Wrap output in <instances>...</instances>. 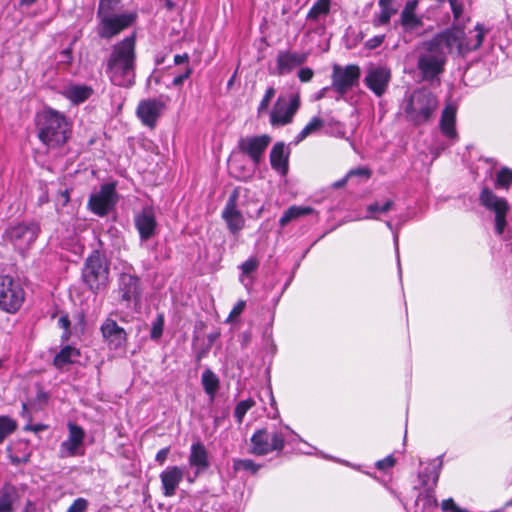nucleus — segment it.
<instances>
[{
    "mask_svg": "<svg viewBox=\"0 0 512 512\" xmlns=\"http://www.w3.org/2000/svg\"><path fill=\"white\" fill-rule=\"evenodd\" d=\"M136 37H125L112 46L106 61V74L112 84L119 87H131L135 83Z\"/></svg>",
    "mask_w": 512,
    "mask_h": 512,
    "instance_id": "nucleus-1",
    "label": "nucleus"
},
{
    "mask_svg": "<svg viewBox=\"0 0 512 512\" xmlns=\"http://www.w3.org/2000/svg\"><path fill=\"white\" fill-rule=\"evenodd\" d=\"M474 31L476 34L472 38L467 37L462 28H448L434 35L428 42L432 48L442 52L446 58L448 54L454 51L458 55H465L479 49L488 33V29L480 23L476 24Z\"/></svg>",
    "mask_w": 512,
    "mask_h": 512,
    "instance_id": "nucleus-2",
    "label": "nucleus"
},
{
    "mask_svg": "<svg viewBox=\"0 0 512 512\" xmlns=\"http://www.w3.org/2000/svg\"><path fill=\"white\" fill-rule=\"evenodd\" d=\"M438 106L435 94L426 88H419L411 93L404 106L405 117L414 125H423L432 119Z\"/></svg>",
    "mask_w": 512,
    "mask_h": 512,
    "instance_id": "nucleus-3",
    "label": "nucleus"
},
{
    "mask_svg": "<svg viewBox=\"0 0 512 512\" xmlns=\"http://www.w3.org/2000/svg\"><path fill=\"white\" fill-rule=\"evenodd\" d=\"M63 119L52 109H46L36 115L38 138L48 147H58L64 143V130L61 129Z\"/></svg>",
    "mask_w": 512,
    "mask_h": 512,
    "instance_id": "nucleus-4",
    "label": "nucleus"
},
{
    "mask_svg": "<svg viewBox=\"0 0 512 512\" xmlns=\"http://www.w3.org/2000/svg\"><path fill=\"white\" fill-rule=\"evenodd\" d=\"M109 262L100 250H94L86 259L82 278L83 281L94 291L104 289L109 283Z\"/></svg>",
    "mask_w": 512,
    "mask_h": 512,
    "instance_id": "nucleus-5",
    "label": "nucleus"
},
{
    "mask_svg": "<svg viewBox=\"0 0 512 512\" xmlns=\"http://www.w3.org/2000/svg\"><path fill=\"white\" fill-rule=\"evenodd\" d=\"M25 300V291L21 284L10 275L0 276V309L14 314Z\"/></svg>",
    "mask_w": 512,
    "mask_h": 512,
    "instance_id": "nucleus-6",
    "label": "nucleus"
},
{
    "mask_svg": "<svg viewBox=\"0 0 512 512\" xmlns=\"http://www.w3.org/2000/svg\"><path fill=\"white\" fill-rule=\"evenodd\" d=\"M423 51L417 61V67L426 80H432L444 71L446 57L442 52L432 48L428 41L422 43Z\"/></svg>",
    "mask_w": 512,
    "mask_h": 512,
    "instance_id": "nucleus-7",
    "label": "nucleus"
},
{
    "mask_svg": "<svg viewBox=\"0 0 512 512\" xmlns=\"http://www.w3.org/2000/svg\"><path fill=\"white\" fill-rule=\"evenodd\" d=\"M479 201L483 207L495 214V230L498 235H502L507 225L506 216L510 210L507 200L485 187L480 192Z\"/></svg>",
    "mask_w": 512,
    "mask_h": 512,
    "instance_id": "nucleus-8",
    "label": "nucleus"
},
{
    "mask_svg": "<svg viewBox=\"0 0 512 512\" xmlns=\"http://www.w3.org/2000/svg\"><path fill=\"white\" fill-rule=\"evenodd\" d=\"M299 107V93L290 94L289 97L279 96L270 112V124L272 126L290 124Z\"/></svg>",
    "mask_w": 512,
    "mask_h": 512,
    "instance_id": "nucleus-9",
    "label": "nucleus"
},
{
    "mask_svg": "<svg viewBox=\"0 0 512 512\" xmlns=\"http://www.w3.org/2000/svg\"><path fill=\"white\" fill-rule=\"evenodd\" d=\"M285 445V438L281 432H269L259 429L251 437V453L263 456L273 451H281Z\"/></svg>",
    "mask_w": 512,
    "mask_h": 512,
    "instance_id": "nucleus-10",
    "label": "nucleus"
},
{
    "mask_svg": "<svg viewBox=\"0 0 512 512\" xmlns=\"http://www.w3.org/2000/svg\"><path fill=\"white\" fill-rule=\"evenodd\" d=\"M49 398L50 395L40 382L28 384L25 388V400L22 402L21 417L30 422L32 413L43 410L47 406Z\"/></svg>",
    "mask_w": 512,
    "mask_h": 512,
    "instance_id": "nucleus-11",
    "label": "nucleus"
},
{
    "mask_svg": "<svg viewBox=\"0 0 512 512\" xmlns=\"http://www.w3.org/2000/svg\"><path fill=\"white\" fill-rule=\"evenodd\" d=\"M170 101L169 96L141 100L136 109V115L143 125L154 128Z\"/></svg>",
    "mask_w": 512,
    "mask_h": 512,
    "instance_id": "nucleus-12",
    "label": "nucleus"
},
{
    "mask_svg": "<svg viewBox=\"0 0 512 512\" xmlns=\"http://www.w3.org/2000/svg\"><path fill=\"white\" fill-rule=\"evenodd\" d=\"M117 295L128 308L132 303L138 304L141 300L142 287L140 278L128 272L120 273L117 280Z\"/></svg>",
    "mask_w": 512,
    "mask_h": 512,
    "instance_id": "nucleus-13",
    "label": "nucleus"
},
{
    "mask_svg": "<svg viewBox=\"0 0 512 512\" xmlns=\"http://www.w3.org/2000/svg\"><path fill=\"white\" fill-rule=\"evenodd\" d=\"M40 232V227L35 222H22L10 226L5 230L4 238L15 247L24 249L35 242Z\"/></svg>",
    "mask_w": 512,
    "mask_h": 512,
    "instance_id": "nucleus-14",
    "label": "nucleus"
},
{
    "mask_svg": "<svg viewBox=\"0 0 512 512\" xmlns=\"http://www.w3.org/2000/svg\"><path fill=\"white\" fill-rule=\"evenodd\" d=\"M240 187H235L230 193L227 202L221 212V217L226 223L228 230L237 235L245 227V218L238 208L240 198Z\"/></svg>",
    "mask_w": 512,
    "mask_h": 512,
    "instance_id": "nucleus-15",
    "label": "nucleus"
},
{
    "mask_svg": "<svg viewBox=\"0 0 512 512\" xmlns=\"http://www.w3.org/2000/svg\"><path fill=\"white\" fill-rule=\"evenodd\" d=\"M361 71L358 65L345 67L335 65L332 72V88L340 95H345L359 82Z\"/></svg>",
    "mask_w": 512,
    "mask_h": 512,
    "instance_id": "nucleus-16",
    "label": "nucleus"
},
{
    "mask_svg": "<svg viewBox=\"0 0 512 512\" xmlns=\"http://www.w3.org/2000/svg\"><path fill=\"white\" fill-rule=\"evenodd\" d=\"M117 202L115 186L104 184L100 190L90 196L88 206L98 216H105Z\"/></svg>",
    "mask_w": 512,
    "mask_h": 512,
    "instance_id": "nucleus-17",
    "label": "nucleus"
},
{
    "mask_svg": "<svg viewBox=\"0 0 512 512\" xmlns=\"http://www.w3.org/2000/svg\"><path fill=\"white\" fill-rule=\"evenodd\" d=\"M132 13L113 14L100 19L98 34L101 38L111 39L133 24Z\"/></svg>",
    "mask_w": 512,
    "mask_h": 512,
    "instance_id": "nucleus-18",
    "label": "nucleus"
},
{
    "mask_svg": "<svg viewBox=\"0 0 512 512\" xmlns=\"http://www.w3.org/2000/svg\"><path fill=\"white\" fill-rule=\"evenodd\" d=\"M100 331L104 342L110 350H125L127 345V333L111 318H107L101 324Z\"/></svg>",
    "mask_w": 512,
    "mask_h": 512,
    "instance_id": "nucleus-19",
    "label": "nucleus"
},
{
    "mask_svg": "<svg viewBox=\"0 0 512 512\" xmlns=\"http://www.w3.org/2000/svg\"><path fill=\"white\" fill-rule=\"evenodd\" d=\"M391 80V71L386 66H371L364 78L365 85L378 97L387 90Z\"/></svg>",
    "mask_w": 512,
    "mask_h": 512,
    "instance_id": "nucleus-20",
    "label": "nucleus"
},
{
    "mask_svg": "<svg viewBox=\"0 0 512 512\" xmlns=\"http://www.w3.org/2000/svg\"><path fill=\"white\" fill-rule=\"evenodd\" d=\"M270 142L271 138L268 135L245 137L239 140L238 148L241 152L247 154L257 166Z\"/></svg>",
    "mask_w": 512,
    "mask_h": 512,
    "instance_id": "nucleus-21",
    "label": "nucleus"
},
{
    "mask_svg": "<svg viewBox=\"0 0 512 512\" xmlns=\"http://www.w3.org/2000/svg\"><path fill=\"white\" fill-rule=\"evenodd\" d=\"M184 471L179 466H168L160 473L162 492L165 497H172L183 480Z\"/></svg>",
    "mask_w": 512,
    "mask_h": 512,
    "instance_id": "nucleus-22",
    "label": "nucleus"
},
{
    "mask_svg": "<svg viewBox=\"0 0 512 512\" xmlns=\"http://www.w3.org/2000/svg\"><path fill=\"white\" fill-rule=\"evenodd\" d=\"M307 60V55L300 52L289 50L280 51L276 57V73L284 75L290 73L297 66L302 65Z\"/></svg>",
    "mask_w": 512,
    "mask_h": 512,
    "instance_id": "nucleus-23",
    "label": "nucleus"
},
{
    "mask_svg": "<svg viewBox=\"0 0 512 512\" xmlns=\"http://www.w3.org/2000/svg\"><path fill=\"white\" fill-rule=\"evenodd\" d=\"M418 0H409L405 3L399 19V24L405 32H413L423 26L422 17L417 15Z\"/></svg>",
    "mask_w": 512,
    "mask_h": 512,
    "instance_id": "nucleus-24",
    "label": "nucleus"
},
{
    "mask_svg": "<svg viewBox=\"0 0 512 512\" xmlns=\"http://www.w3.org/2000/svg\"><path fill=\"white\" fill-rule=\"evenodd\" d=\"M188 463L191 468L195 469V477L210 467L208 451L202 442L197 441L191 445Z\"/></svg>",
    "mask_w": 512,
    "mask_h": 512,
    "instance_id": "nucleus-25",
    "label": "nucleus"
},
{
    "mask_svg": "<svg viewBox=\"0 0 512 512\" xmlns=\"http://www.w3.org/2000/svg\"><path fill=\"white\" fill-rule=\"evenodd\" d=\"M156 217L152 208H144L135 217V227L139 232L140 238L144 241L150 239L156 230Z\"/></svg>",
    "mask_w": 512,
    "mask_h": 512,
    "instance_id": "nucleus-26",
    "label": "nucleus"
},
{
    "mask_svg": "<svg viewBox=\"0 0 512 512\" xmlns=\"http://www.w3.org/2000/svg\"><path fill=\"white\" fill-rule=\"evenodd\" d=\"M69 439L66 441V456H82L85 453L83 440L85 436L84 430L75 425L69 424Z\"/></svg>",
    "mask_w": 512,
    "mask_h": 512,
    "instance_id": "nucleus-27",
    "label": "nucleus"
},
{
    "mask_svg": "<svg viewBox=\"0 0 512 512\" xmlns=\"http://www.w3.org/2000/svg\"><path fill=\"white\" fill-rule=\"evenodd\" d=\"M378 6L380 11L376 13L371 20L375 28L388 25L391 17L398 12L395 0H378Z\"/></svg>",
    "mask_w": 512,
    "mask_h": 512,
    "instance_id": "nucleus-28",
    "label": "nucleus"
},
{
    "mask_svg": "<svg viewBox=\"0 0 512 512\" xmlns=\"http://www.w3.org/2000/svg\"><path fill=\"white\" fill-rule=\"evenodd\" d=\"M271 167L281 175L288 172V154L285 152L283 143H276L270 152Z\"/></svg>",
    "mask_w": 512,
    "mask_h": 512,
    "instance_id": "nucleus-29",
    "label": "nucleus"
},
{
    "mask_svg": "<svg viewBox=\"0 0 512 512\" xmlns=\"http://www.w3.org/2000/svg\"><path fill=\"white\" fill-rule=\"evenodd\" d=\"M455 122H456V109L451 105H447L443 109L441 118H440V129H441L442 134L448 138L456 139L457 131L455 129Z\"/></svg>",
    "mask_w": 512,
    "mask_h": 512,
    "instance_id": "nucleus-30",
    "label": "nucleus"
},
{
    "mask_svg": "<svg viewBox=\"0 0 512 512\" xmlns=\"http://www.w3.org/2000/svg\"><path fill=\"white\" fill-rule=\"evenodd\" d=\"M93 88L88 85H70L66 90V97L75 105L85 102L93 94Z\"/></svg>",
    "mask_w": 512,
    "mask_h": 512,
    "instance_id": "nucleus-31",
    "label": "nucleus"
},
{
    "mask_svg": "<svg viewBox=\"0 0 512 512\" xmlns=\"http://www.w3.org/2000/svg\"><path fill=\"white\" fill-rule=\"evenodd\" d=\"M201 383L204 391L209 395L210 400L213 401L219 389V378L212 370L206 369L202 374Z\"/></svg>",
    "mask_w": 512,
    "mask_h": 512,
    "instance_id": "nucleus-32",
    "label": "nucleus"
},
{
    "mask_svg": "<svg viewBox=\"0 0 512 512\" xmlns=\"http://www.w3.org/2000/svg\"><path fill=\"white\" fill-rule=\"evenodd\" d=\"M331 0H317L307 13L306 21L316 22L330 12Z\"/></svg>",
    "mask_w": 512,
    "mask_h": 512,
    "instance_id": "nucleus-33",
    "label": "nucleus"
},
{
    "mask_svg": "<svg viewBox=\"0 0 512 512\" xmlns=\"http://www.w3.org/2000/svg\"><path fill=\"white\" fill-rule=\"evenodd\" d=\"M313 212L311 207L291 206L289 207L279 219V225L285 227L292 220L301 216L309 215Z\"/></svg>",
    "mask_w": 512,
    "mask_h": 512,
    "instance_id": "nucleus-34",
    "label": "nucleus"
},
{
    "mask_svg": "<svg viewBox=\"0 0 512 512\" xmlns=\"http://www.w3.org/2000/svg\"><path fill=\"white\" fill-rule=\"evenodd\" d=\"M323 126H325V122L321 118L313 117L309 123L300 131L296 137V142H301L309 135L320 130Z\"/></svg>",
    "mask_w": 512,
    "mask_h": 512,
    "instance_id": "nucleus-35",
    "label": "nucleus"
},
{
    "mask_svg": "<svg viewBox=\"0 0 512 512\" xmlns=\"http://www.w3.org/2000/svg\"><path fill=\"white\" fill-rule=\"evenodd\" d=\"M512 184V169L502 167L496 174L495 188L508 190Z\"/></svg>",
    "mask_w": 512,
    "mask_h": 512,
    "instance_id": "nucleus-36",
    "label": "nucleus"
},
{
    "mask_svg": "<svg viewBox=\"0 0 512 512\" xmlns=\"http://www.w3.org/2000/svg\"><path fill=\"white\" fill-rule=\"evenodd\" d=\"M17 429V423L8 416H0V444Z\"/></svg>",
    "mask_w": 512,
    "mask_h": 512,
    "instance_id": "nucleus-37",
    "label": "nucleus"
},
{
    "mask_svg": "<svg viewBox=\"0 0 512 512\" xmlns=\"http://www.w3.org/2000/svg\"><path fill=\"white\" fill-rule=\"evenodd\" d=\"M394 206V202L392 200H387L383 205H379L377 202L371 203L367 207L368 215L365 217L367 219H376L375 213H387Z\"/></svg>",
    "mask_w": 512,
    "mask_h": 512,
    "instance_id": "nucleus-38",
    "label": "nucleus"
},
{
    "mask_svg": "<svg viewBox=\"0 0 512 512\" xmlns=\"http://www.w3.org/2000/svg\"><path fill=\"white\" fill-rule=\"evenodd\" d=\"M14 492V488L12 486H6L3 489V493L0 497V512H11L13 498L12 494Z\"/></svg>",
    "mask_w": 512,
    "mask_h": 512,
    "instance_id": "nucleus-39",
    "label": "nucleus"
},
{
    "mask_svg": "<svg viewBox=\"0 0 512 512\" xmlns=\"http://www.w3.org/2000/svg\"><path fill=\"white\" fill-rule=\"evenodd\" d=\"M255 405V401L251 398L240 401L234 410V416L239 424L242 423L243 418L248 410H250Z\"/></svg>",
    "mask_w": 512,
    "mask_h": 512,
    "instance_id": "nucleus-40",
    "label": "nucleus"
},
{
    "mask_svg": "<svg viewBox=\"0 0 512 512\" xmlns=\"http://www.w3.org/2000/svg\"><path fill=\"white\" fill-rule=\"evenodd\" d=\"M119 0H100L97 15L99 19L113 15Z\"/></svg>",
    "mask_w": 512,
    "mask_h": 512,
    "instance_id": "nucleus-41",
    "label": "nucleus"
},
{
    "mask_svg": "<svg viewBox=\"0 0 512 512\" xmlns=\"http://www.w3.org/2000/svg\"><path fill=\"white\" fill-rule=\"evenodd\" d=\"M233 468L237 471L245 470L251 472L252 474H256L260 466L251 459H236L233 462Z\"/></svg>",
    "mask_w": 512,
    "mask_h": 512,
    "instance_id": "nucleus-42",
    "label": "nucleus"
},
{
    "mask_svg": "<svg viewBox=\"0 0 512 512\" xmlns=\"http://www.w3.org/2000/svg\"><path fill=\"white\" fill-rule=\"evenodd\" d=\"M259 267V261L256 257H250L240 265L241 276L240 281L243 282V277L256 271Z\"/></svg>",
    "mask_w": 512,
    "mask_h": 512,
    "instance_id": "nucleus-43",
    "label": "nucleus"
},
{
    "mask_svg": "<svg viewBox=\"0 0 512 512\" xmlns=\"http://www.w3.org/2000/svg\"><path fill=\"white\" fill-rule=\"evenodd\" d=\"M325 125L327 126V132L329 134L339 138L345 137L344 125L341 122L330 119Z\"/></svg>",
    "mask_w": 512,
    "mask_h": 512,
    "instance_id": "nucleus-44",
    "label": "nucleus"
},
{
    "mask_svg": "<svg viewBox=\"0 0 512 512\" xmlns=\"http://www.w3.org/2000/svg\"><path fill=\"white\" fill-rule=\"evenodd\" d=\"M164 327V316L162 314H158L156 319L152 323V328L150 331V337L153 340H157L162 336Z\"/></svg>",
    "mask_w": 512,
    "mask_h": 512,
    "instance_id": "nucleus-45",
    "label": "nucleus"
},
{
    "mask_svg": "<svg viewBox=\"0 0 512 512\" xmlns=\"http://www.w3.org/2000/svg\"><path fill=\"white\" fill-rule=\"evenodd\" d=\"M275 93H276V91H275V89L273 87H268L266 89L265 94H264L262 100L260 101L258 109H257V113H258L259 116L262 113L267 111L271 100L275 96Z\"/></svg>",
    "mask_w": 512,
    "mask_h": 512,
    "instance_id": "nucleus-46",
    "label": "nucleus"
},
{
    "mask_svg": "<svg viewBox=\"0 0 512 512\" xmlns=\"http://www.w3.org/2000/svg\"><path fill=\"white\" fill-rule=\"evenodd\" d=\"M66 245H69V250L77 256H81L84 252V243L78 236L71 238Z\"/></svg>",
    "mask_w": 512,
    "mask_h": 512,
    "instance_id": "nucleus-47",
    "label": "nucleus"
},
{
    "mask_svg": "<svg viewBox=\"0 0 512 512\" xmlns=\"http://www.w3.org/2000/svg\"><path fill=\"white\" fill-rule=\"evenodd\" d=\"M66 363H82L80 350L71 346H66Z\"/></svg>",
    "mask_w": 512,
    "mask_h": 512,
    "instance_id": "nucleus-48",
    "label": "nucleus"
},
{
    "mask_svg": "<svg viewBox=\"0 0 512 512\" xmlns=\"http://www.w3.org/2000/svg\"><path fill=\"white\" fill-rule=\"evenodd\" d=\"M245 307H246V302L244 300H239L235 304V306L233 307L231 312L229 313L228 318H227V322H232L237 317H239L242 314V312L244 311Z\"/></svg>",
    "mask_w": 512,
    "mask_h": 512,
    "instance_id": "nucleus-49",
    "label": "nucleus"
},
{
    "mask_svg": "<svg viewBox=\"0 0 512 512\" xmlns=\"http://www.w3.org/2000/svg\"><path fill=\"white\" fill-rule=\"evenodd\" d=\"M88 501L84 498H77L66 512H86Z\"/></svg>",
    "mask_w": 512,
    "mask_h": 512,
    "instance_id": "nucleus-50",
    "label": "nucleus"
},
{
    "mask_svg": "<svg viewBox=\"0 0 512 512\" xmlns=\"http://www.w3.org/2000/svg\"><path fill=\"white\" fill-rule=\"evenodd\" d=\"M396 464V459L392 455H388L382 460L376 462V468L381 471H386Z\"/></svg>",
    "mask_w": 512,
    "mask_h": 512,
    "instance_id": "nucleus-51",
    "label": "nucleus"
},
{
    "mask_svg": "<svg viewBox=\"0 0 512 512\" xmlns=\"http://www.w3.org/2000/svg\"><path fill=\"white\" fill-rule=\"evenodd\" d=\"M419 501H424V505L427 506H437V500L431 489H428L425 494H420L416 502L418 503Z\"/></svg>",
    "mask_w": 512,
    "mask_h": 512,
    "instance_id": "nucleus-52",
    "label": "nucleus"
},
{
    "mask_svg": "<svg viewBox=\"0 0 512 512\" xmlns=\"http://www.w3.org/2000/svg\"><path fill=\"white\" fill-rule=\"evenodd\" d=\"M449 4L451 7V11L453 14V18L455 20H459L463 14L464 11V5L459 0H449Z\"/></svg>",
    "mask_w": 512,
    "mask_h": 512,
    "instance_id": "nucleus-53",
    "label": "nucleus"
},
{
    "mask_svg": "<svg viewBox=\"0 0 512 512\" xmlns=\"http://www.w3.org/2000/svg\"><path fill=\"white\" fill-rule=\"evenodd\" d=\"M384 40H385V35H384V34H382V35H376V36H374V37H372V38L368 39V40L365 42L364 46H365V48H366V49H368V50H373V49H376V48H378L379 46H381V45H382V43L384 42Z\"/></svg>",
    "mask_w": 512,
    "mask_h": 512,
    "instance_id": "nucleus-54",
    "label": "nucleus"
},
{
    "mask_svg": "<svg viewBox=\"0 0 512 512\" xmlns=\"http://www.w3.org/2000/svg\"><path fill=\"white\" fill-rule=\"evenodd\" d=\"M192 71L193 70L190 66H186L185 71L182 74L174 77L172 85L175 87L181 86L183 82L191 76Z\"/></svg>",
    "mask_w": 512,
    "mask_h": 512,
    "instance_id": "nucleus-55",
    "label": "nucleus"
},
{
    "mask_svg": "<svg viewBox=\"0 0 512 512\" xmlns=\"http://www.w3.org/2000/svg\"><path fill=\"white\" fill-rule=\"evenodd\" d=\"M347 174L349 178L353 176H360L369 179L371 177V171L366 167H358L356 169H352Z\"/></svg>",
    "mask_w": 512,
    "mask_h": 512,
    "instance_id": "nucleus-56",
    "label": "nucleus"
},
{
    "mask_svg": "<svg viewBox=\"0 0 512 512\" xmlns=\"http://www.w3.org/2000/svg\"><path fill=\"white\" fill-rule=\"evenodd\" d=\"M314 72L311 68L305 67L298 71V78L301 82H309L313 78Z\"/></svg>",
    "mask_w": 512,
    "mask_h": 512,
    "instance_id": "nucleus-57",
    "label": "nucleus"
},
{
    "mask_svg": "<svg viewBox=\"0 0 512 512\" xmlns=\"http://www.w3.org/2000/svg\"><path fill=\"white\" fill-rule=\"evenodd\" d=\"M47 428H48V426L44 425V424H32V420H31L30 422L27 421V424L25 425L24 430L38 433L40 431L46 430Z\"/></svg>",
    "mask_w": 512,
    "mask_h": 512,
    "instance_id": "nucleus-58",
    "label": "nucleus"
},
{
    "mask_svg": "<svg viewBox=\"0 0 512 512\" xmlns=\"http://www.w3.org/2000/svg\"><path fill=\"white\" fill-rule=\"evenodd\" d=\"M169 451H170V448L169 447H165L161 450H159L156 454V457H155V460L159 463V464H164V462L166 461L167 459V456L169 454Z\"/></svg>",
    "mask_w": 512,
    "mask_h": 512,
    "instance_id": "nucleus-59",
    "label": "nucleus"
},
{
    "mask_svg": "<svg viewBox=\"0 0 512 512\" xmlns=\"http://www.w3.org/2000/svg\"><path fill=\"white\" fill-rule=\"evenodd\" d=\"M53 364L60 369L64 367V347L55 355Z\"/></svg>",
    "mask_w": 512,
    "mask_h": 512,
    "instance_id": "nucleus-60",
    "label": "nucleus"
},
{
    "mask_svg": "<svg viewBox=\"0 0 512 512\" xmlns=\"http://www.w3.org/2000/svg\"><path fill=\"white\" fill-rule=\"evenodd\" d=\"M441 507H442L443 511L452 510L453 512H455L456 509L458 508V506L455 504V502H454V500L452 498L443 500L442 504H441Z\"/></svg>",
    "mask_w": 512,
    "mask_h": 512,
    "instance_id": "nucleus-61",
    "label": "nucleus"
},
{
    "mask_svg": "<svg viewBox=\"0 0 512 512\" xmlns=\"http://www.w3.org/2000/svg\"><path fill=\"white\" fill-rule=\"evenodd\" d=\"M189 59H190V57H189V55L187 53L178 54V55L174 56V63L176 65L186 63L188 65Z\"/></svg>",
    "mask_w": 512,
    "mask_h": 512,
    "instance_id": "nucleus-62",
    "label": "nucleus"
},
{
    "mask_svg": "<svg viewBox=\"0 0 512 512\" xmlns=\"http://www.w3.org/2000/svg\"><path fill=\"white\" fill-rule=\"evenodd\" d=\"M349 177H348V174H346L342 179L336 181L334 184H333V187L335 188H341L343 187L347 181H348Z\"/></svg>",
    "mask_w": 512,
    "mask_h": 512,
    "instance_id": "nucleus-63",
    "label": "nucleus"
},
{
    "mask_svg": "<svg viewBox=\"0 0 512 512\" xmlns=\"http://www.w3.org/2000/svg\"><path fill=\"white\" fill-rule=\"evenodd\" d=\"M35 507L32 502L28 501L24 512H33Z\"/></svg>",
    "mask_w": 512,
    "mask_h": 512,
    "instance_id": "nucleus-64",
    "label": "nucleus"
}]
</instances>
